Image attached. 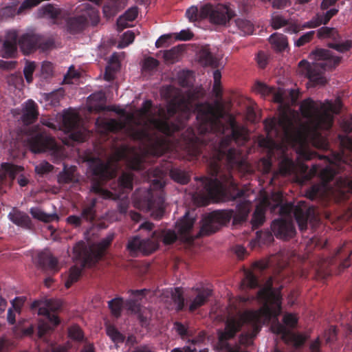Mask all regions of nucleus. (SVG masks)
I'll return each instance as SVG.
<instances>
[{
	"label": "nucleus",
	"instance_id": "f3484780",
	"mask_svg": "<svg viewBox=\"0 0 352 352\" xmlns=\"http://www.w3.org/2000/svg\"><path fill=\"white\" fill-rule=\"evenodd\" d=\"M342 251V248H340L336 252V255L324 260L321 263H319L316 272L320 274H324V275H329L333 272L336 268H338L339 272H342L344 269L349 267L351 265L349 256L344 259L338 258V255Z\"/></svg>",
	"mask_w": 352,
	"mask_h": 352
},
{
	"label": "nucleus",
	"instance_id": "a878e982",
	"mask_svg": "<svg viewBox=\"0 0 352 352\" xmlns=\"http://www.w3.org/2000/svg\"><path fill=\"white\" fill-rule=\"evenodd\" d=\"M8 217L12 223L19 226L25 228H30L32 226V221L30 217L25 212L16 210L10 212Z\"/></svg>",
	"mask_w": 352,
	"mask_h": 352
},
{
	"label": "nucleus",
	"instance_id": "bf43d9fd",
	"mask_svg": "<svg viewBox=\"0 0 352 352\" xmlns=\"http://www.w3.org/2000/svg\"><path fill=\"white\" fill-rule=\"evenodd\" d=\"M82 217L77 215H69L66 221L68 224L74 226L75 228L80 227L82 225Z\"/></svg>",
	"mask_w": 352,
	"mask_h": 352
},
{
	"label": "nucleus",
	"instance_id": "f704fd0d",
	"mask_svg": "<svg viewBox=\"0 0 352 352\" xmlns=\"http://www.w3.org/2000/svg\"><path fill=\"white\" fill-rule=\"evenodd\" d=\"M108 307L113 316L116 318L120 317L123 307L122 298L118 297L109 300Z\"/></svg>",
	"mask_w": 352,
	"mask_h": 352
},
{
	"label": "nucleus",
	"instance_id": "7ed1b4c3",
	"mask_svg": "<svg viewBox=\"0 0 352 352\" xmlns=\"http://www.w3.org/2000/svg\"><path fill=\"white\" fill-rule=\"evenodd\" d=\"M250 203L243 201L236 206L234 212L230 210H217L209 213L202 220V225L197 234L193 233L195 219L189 216L188 212L180 219L175 225L177 234L173 230H155L152 232L151 237L142 239L136 235L131 237L127 243V250L131 254L138 252L148 255L155 252L162 241L165 245H170L179 238L184 242L191 243L195 239L209 236L218 231L231 219L233 223L240 224L245 222L250 213Z\"/></svg>",
	"mask_w": 352,
	"mask_h": 352
},
{
	"label": "nucleus",
	"instance_id": "a18cd8bd",
	"mask_svg": "<svg viewBox=\"0 0 352 352\" xmlns=\"http://www.w3.org/2000/svg\"><path fill=\"white\" fill-rule=\"evenodd\" d=\"M36 65L34 62H28L23 69V74L26 81L28 83L32 82V75L35 70Z\"/></svg>",
	"mask_w": 352,
	"mask_h": 352
},
{
	"label": "nucleus",
	"instance_id": "39448f33",
	"mask_svg": "<svg viewBox=\"0 0 352 352\" xmlns=\"http://www.w3.org/2000/svg\"><path fill=\"white\" fill-rule=\"evenodd\" d=\"M89 164L93 176L91 192L104 199L116 200L133 189V174L131 173H123L117 182L111 184L110 186L113 191L103 188L102 183L107 179L113 178L116 175L115 171L111 169L108 163L99 158H91Z\"/></svg>",
	"mask_w": 352,
	"mask_h": 352
},
{
	"label": "nucleus",
	"instance_id": "6e6552de",
	"mask_svg": "<svg viewBox=\"0 0 352 352\" xmlns=\"http://www.w3.org/2000/svg\"><path fill=\"white\" fill-rule=\"evenodd\" d=\"M311 56L317 62L310 64L306 60H302L298 65L304 69L305 75L314 86L323 85L326 83L323 72L335 68L340 63L341 57L334 56L330 50L325 49H317L311 52Z\"/></svg>",
	"mask_w": 352,
	"mask_h": 352
},
{
	"label": "nucleus",
	"instance_id": "774afa93",
	"mask_svg": "<svg viewBox=\"0 0 352 352\" xmlns=\"http://www.w3.org/2000/svg\"><path fill=\"white\" fill-rule=\"evenodd\" d=\"M53 72V65L50 62H43L41 65V72L47 76L51 75Z\"/></svg>",
	"mask_w": 352,
	"mask_h": 352
},
{
	"label": "nucleus",
	"instance_id": "c03bdc74",
	"mask_svg": "<svg viewBox=\"0 0 352 352\" xmlns=\"http://www.w3.org/2000/svg\"><path fill=\"white\" fill-rule=\"evenodd\" d=\"M113 239V235H109L106 238L102 239L100 242L98 243L99 250H94L92 249L88 248L89 251H93L96 252H100L101 254V258L102 257L103 252L106 250V249L111 245L112 241Z\"/></svg>",
	"mask_w": 352,
	"mask_h": 352
},
{
	"label": "nucleus",
	"instance_id": "a19ab883",
	"mask_svg": "<svg viewBox=\"0 0 352 352\" xmlns=\"http://www.w3.org/2000/svg\"><path fill=\"white\" fill-rule=\"evenodd\" d=\"M69 337L76 341L80 342L84 339V334L78 326H72L68 330Z\"/></svg>",
	"mask_w": 352,
	"mask_h": 352
},
{
	"label": "nucleus",
	"instance_id": "f03ea898",
	"mask_svg": "<svg viewBox=\"0 0 352 352\" xmlns=\"http://www.w3.org/2000/svg\"><path fill=\"white\" fill-rule=\"evenodd\" d=\"M300 110L303 118L308 122L296 126L292 118L283 115L278 120L266 119L264 121L267 139L260 142L261 146L269 148L272 153L274 148L279 150L282 160L279 169L283 175L289 174L294 167V162L286 154L287 148L282 143L276 142V138L282 142H287L292 146L303 148L309 144L316 148L327 149V140L322 135L321 130H330L333 124L334 116L328 110H322L311 98L302 101Z\"/></svg>",
	"mask_w": 352,
	"mask_h": 352
},
{
	"label": "nucleus",
	"instance_id": "f257e3e1",
	"mask_svg": "<svg viewBox=\"0 0 352 352\" xmlns=\"http://www.w3.org/2000/svg\"><path fill=\"white\" fill-rule=\"evenodd\" d=\"M197 132L188 128L183 134L184 148L192 159L197 158L207 148L210 177L201 179L204 192L214 201H232L243 197L245 190L238 188L230 169L241 168L244 160L241 153L232 146L234 142L243 145L248 140L246 129L234 116L226 114L219 105L208 102L197 104Z\"/></svg>",
	"mask_w": 352,
	"mask_h": 352
},
{
	"label": "nucleus",
	"instance_id": "aec40b11",
	"mask_svg": "<svg viewBox=\"0 0 352 352\" xmlns=\"http://www.w3.org/2000/svg\"><path fill=\"white\" fill-rule=\"evenodd\" d=\"M19 32L16 30H7L5 39L2 45L1 53L4 58H10L15 56L17 52Z\"/></svg>",
	"mask_w": 352,
	"mask_h": 352
},
{
	"label": "nucleus",
	"instance_id": "20e7f679",
	"mask_svg": "<svg viewBox=\"0 0 352 352\" xmlns=\"http://www.w3.org/2000/svg\"><path fill=\"white\" fill-rule=\"evenodd\" d=\"M152 106L150 100L143 102L140 113L147 118L140 129H131V135L133 139L146 146L151 154L160 156L170 149L169 138L180 131L188 119L190 98L179 96L172 100L167 109V116L162 118L148 117Z\"/></svg>",
	"mask_w": 352,
	"mask_h": 352
},
{
	"label": "nucleus",
	"instance_id": "ea45409f",
	"mask_svg": "<svg viewBox=\"0 0 352 352\" xmlns=\"http://www.w3.org/2000/svg\"><path fill=\"white\" fill-rule=\"evenodd\" d=\"M42 10L44 14L48 15L52 19H58L62 12V10L60 8H56L50 3L43 6Z\"/></svg>",
	"mask_w": 352,
	"mask_h": 352
},
{
	"label": "nucleus",
	"instance_id": "e433bc0d",
	"mask_svg": "<svg viewBox=\"0 0 352 352\" xmlns=\"http://www.w3.org/2000/svg\"><path fill=\"white\" fill-rule=\"evenodd\" d=\"M171 178L182 184H186L189 182L188 174L179 168H172L170 171Z\"/></svg>",
	"mask_w": 352,
	"mask_h": 352
},
{
	"label": "nucleus",
	"instance_id": "3c124183",
	"mask_svg": "<svg viewBox=\"0 0 352 352\" xmlns=\"http://www.w3.org/2000/svg\"><path fill=\"white\" fill-rule=\"evenodd\" d=\"M214 85L213 89L216 92L217 96L221 94L220 90L221 74L219 69H216L213 72Z\"/></svg>",
	"mask_w": 352,
	"mask_h": 352
},
{
	"label": "nucleus",
	"instance_id": "bb28decb",
	"mask_svg": "<svg viewBox=\"0 0 352 352\" xmlns=\"http://www.w3.org/2000/svg\"><path fill=\"white\" fill-rule=\"evenodd\" d=\"M149 292L147 289L131 290V294L135 299L127 302L128 309L133 312H139L140 307L137 304V301L142 300Z\"/></svg>",
	"mask_w": 352,
	"mask_h": 352
},
{
	"label": "nucleus",
	"instance_id": "79ce46f5",
	"mask_svg": "<svg viewBox=\"0 0 352 352\" xmlns=\"http://www.w3.org/2000/svg\"><path fill=\"white\" fill-rule=\"evenodd\" d=\"M2 168L5 170L6 173L8 174L12 178H14L16 174L23 170L21 166L9 163L3 164Z\"/></svg>",
	"mask_w": 352,
	"mask_h": 352
},
{
	"label": "nucleus",
	"instance_id": "680f3d73",
	"mask_svg": "<svg viewBox=\"0 0 352 352\" xmlns=\"http://www.w3.org/2000/svg\"><path fill=\"white\" fill-rule=\"evenodd\" d=\"M175 329L177 333L184 338L185 336H188V329L185 325L179 322H175L174 323Z\"/></svg>",
	"mask_w": 352,
	"mask_h": 352
},
{
	"label": "nucleus",
	"instance_id": "9b49d317",
	"mask_svg": "<svg viewBox=\"0 0 352 352\" xmlns=\"http://www.w3.org/2000/svg\"><path fill=\"white\" fill-rule=\"evenodd\" d=\"M34 131L36 134L28 140V144L32 152L34 153L50 152L54 158V162L56 163L64 158V149L56 143L54 138L47 135L39 126H36Z\"/></svg>",
	"mask_w": 352,
	"mask_h": 352
},
{
	"label": "nucleus",
	"instance_id": "f8f14e48",
	"mask_svg": "<svg viewBox=\"0 0 352 352\" xmlns=\"http://www.w3.org/2000/svg\"><path fill=\"white\" fill-rule=\"evenodd\" d=\"M31 309H38V314L45 317L44 320L38 322V335L40 338H43L60 323L59 318L55 313L58 307H53L52 300H34L31 305Z\"/></svg>",
	"mask_w": 352,
	"mask_h": 352
},
{
	"label": "nucleus",
	"instance_id": "412c9836",
	"mask_svg": "<svg viewBox=\"0 0 352 352\" xmlns=\"http://www.w3.org/2000/svg\"><path fill=\"white\" fill-rule=\"evenodd\" d=\"M197 56L199 63L204 67H219V59L213 55L208 45L201 46L197 53Z\"/></svg>",
	"mask_w": 352,
	"mask_h": 352
},
{
	"label": "nucleus",
	"instance_id": "052dcab7",
	"mask_svg": "<svg viewBox=\"0 0 352 352\" xmlns=\"http://www.w3.org/2000/svg\"><path fill=\"white\" fill-rule=\"evenodd\" d=\"M308 352H322L321 342L319 338L310 342Z\"/></svg>",
	"mask_w": 352,
	"mask_h": 352
},
{
	"label": "nucleus",
	"instance_id": "72a5a7b5",
	"mask_svg": "<svg viewBox=\"0 0 352 352\" xmlns=\"http://www.w3.org/2000/svg\"><path fill=\"white\" fill-rule=\"evenodd\" d=\"M265 221V210L261 206H256L251 219L254 228H258Z\"/></svg>",
	"mask_w": 352,
	"mask_h": 352
},
{
	"label": "nucleus",
	"instance_id": "9d476101",
	"mask_svg": "<svg viewBox=\"0 0 352 352\" xmlns=\"http://www.w3.org/2000/svg\"><path fill=\"white\" fill-rule=\"evenodd\" d=\"M74 253L75 258L80 261V264L79 266L75 265L70 267L68 278L65 283L67 288H69L79 280L85 267H91L101 259L100 252L89 251L88 248L82 241H80L75 245Z\"/></svg>",
	"mask_w": 352,
	"mask_h": 352
},
{
	"label": "nucleus",
	"instance_id": "c9c22d12",
	"mask_svg": "<svg viewBox=\"0 0 352 352\" xmlns=\"http://www.w3.org/2000/svg\"><path fill=\"white\" fill-rule=\"evenodd\" d=\"M74 167L67 168L66 166H64L63 170L58 175V183L60 184H65L73 182L74 180Z\"/></svg>",
	"mask_w": 352,
	"mask_h": 352
},
{
	"label": "nucleus",
	"instance_id": "13d9d810",
	"mask_svg": "<svg viewBox=\"0 0 352 352\" xmlns=\"http://www.w3.org/2000/svg\"><path fill=\"white\" fill-rule=\"evenodd\" d=\"M254 89L256 91L263 95H268L272 91L271 87L261 82H257L255 84Z\"/></svg>",
	"mask_w": 352,
	"mask_h": 352
},
{
	"label": "nucleus",
	"instance_id": "69168bd1",
	"mask_svg": "<svg viewBox=\"0 0 352 352\" xmlns=\"http://www.w3.org/2000/svg\"><path fill=\"white\" fill-rule=\"evenodd\" d=\"M172 35L171 34H164L161 36L155 42V46L157 48L163 47L166 46V43L169 41L170 39H171Z\"/></svg>",
	"mask_w": 352,
	"mask_h": 352
},
{
	"label": "nucleus",
	"instance_id": "2f4dec72",
	"mask_svg": "<svg viewBox=\"0 0 352 352\" xmlns=\"http://www.w3.org/2000/svg\"><path fill=\"white\" fill-rule=\"evenodd\" d=\"M182 48L179 45L174 47L168 50H165L163 54V57L167 63H175L178 61Z\"/></svg>",
	"mask_w": 352,
	"mask_h": 352
},
{
	"label": "nucleus",
	"instance_id": "5fc2aeb1",
	"mask_svg": "<svg viewBox=\"0 0 352 352\" xmlns=\"http://www.w3.org/2000/svg\"><path fill=\"white\" fill-rule=\"evenodd\" d=\"M338 12V10L337 8H331L327 10L325 13L320 14L321 19L323 21V25H327L331 19L336 16Z\"/></svg>",
	"mask_w": 352,
	"mask_h": 352
},
{
	"label": "nucleus",
	"instance_id": "423d86ee",
	"mask_svg": "<svg viewBox=\"0 0 352 352\" xmlns=\"http://www.w3.org/2000/svg\"><path fill=\"white\" fill-rule=\"evenodd\" d=\"M278 208L281 217L272 221L271 229L276 237L281 239L287 240L296 234V228L291 219L292 214L301 232L307 230L308 221L314 217V209L305 201H300L296 205L287 202L278 206Z\"/></svg>",
	"mask_w": 352,
	"mask_h": 352
},
{
	"label": "nucleus",
	"instance_id": "dca6fc26",
	"mask_svg": "<svg viewBox=\"0 0 352 352\" xmlns=\"http://www.w3.org/2000/svg\"><path fill=\"white\" fill-rule=\"evenodd\" d=\"M320 160H323L326 164L325 167H322L320 164H315L311 166L309 171V177H315L318 175L324 185L327 184L333 180L338 173L335 168V164L333 160L325 155H319Z\"/></svg>",
	"mask_w": 352,
	"mask_h": 352
},
{
	"label": "nucleus",
	"instance_id": "603ef678",
	"mask_svg": "<svg viewBox=\"0 0 352 352\" xmlns=\"http://www.w3.org/2000/svg\"><path fill=\"white\" fill-rule=\"evenodd\" d=\"M190 72L189 71H183L179 74L178 79L179 85L184 87H188L190 85Z\"/></svg>",
	"mask_w": 352,
	"mask_h": 352
},
{
	"label": "nucleus",
	"instance_id": "2eb2a0df",
	"mask_svg": "<svg viewBox=\"0 0 352 352\" xmlns=\"http://www.w3.org/2000/svg\"><path fill=\"white\" fill-rule=\"evenodd\" d=\"M280 314V313L270 320V322L272 321L271 330L274 333L280 335L285 342H289L293 338L294 335L287 327L289 328L295 327L298 322V318L295 314H286L283 318V324H281L278 319Z\"/></svg>",
	"mask_w": 352,
	"mask_h": 352
},
{
	"label": "nucleus",
	"instance_id": "de8ad7c7",
	"mask_svg": "<svg viewBox=\"0 0 352 352\" xmlns=\"http://www.w3.org/2000/svg\"><path fill=\"white\" fill-rule=\"evenodd\" d=\"M315 31H309L304 34L295 42V45L298 47L305 45L313 39Z\"/></svg>",
	"mask_w": 352,
	"mask_h": 352
},
{
	"label": "nucleus",
	"instance_id": "37998d69",
	"mask_svg": "<svg viewBox=\"0 0 352 352\" xmlns=\"http://www.w3.org/2000/svg\"><path fill=\"white\" fill-rule=\"evenodd\" d=\"M17 14V10L13 6H6L0 9V20L13 18Z\"/></svg>",
	"mask_w": 352,
	"mask_h": 352
},
{
	"label": "nucleus",
	"instance_id": "1a4fd4ad",
	"mask_svg": "<svg viewBox=\"0 0 352 352\" xmlns=\"http://www.w3.org/2000/svg\"><path fill=\"white\" fill-rule=\"evenodd\" d=\"M186 16L191 22L208 19L213 24L226 25L235 16V12L226 5L206 3L199 9L191 6L187 9Z\"/></svg>",
	"mask_w": 352,
	"mask_h": 352
},
{
	"label": "nucleus",
	"instance_id": "4c0bfd02",
	"mask_svg": "<svg viewBox=\"0 0 352 352\" xmlns=\"http://www.w3.org/2000/svg\"><path fill=\"white\" fill-rule=\"evenodd\" d=\"M103 124L105 130L113 133L121 131L125 127V124L124 122L116 119H110L105 121Z\"/></svg>",
	"mask_w": 352,
	"mask_h": 352
},
{
	"label": "nucleus",
	"instance_id": "b1692460",
	"mask_svg": "<svg viewBox=\"0 0 352 352\" xmlns=\"http://www.w3.org/2000/svg\"><path fill=\"white\" fill-rule=\"evenodd\" d=\"M87 19L84 15L69 17L66 21L67 30L72 34L82 32L87 25Z\"/></svg>",
	"mask_w": 352,
	"mask_h": 352
},
{
	"label": "nucleus",
	"instance_id": "864d4df0",
	"mask_svg": "<svg viewBox=\"0 0 352 352\" xmlns=\"http://www.w3.org/2000/svg\"><path fill=\"white\" fill-rule=\"evenodd\" d=\"M337 331L336 327L331 326L324 331V337L327 343H331L336 339Z\"/></svg>",
	"mask_w": 352,
	"mask_h": 352
},
{
	"label": "nucleus",
	"instance_id": "6ab92c4d",
	"mask_svg": "<svg viewBox=\"0 0 352 352\" xmlns=\"http://www.w3.org/2000/svg\"><path fill=\"white\" fill-rule=\"evenodd\" d=\"M252 267L253 272H245L243 284L249 288L260 287L258 275H261L269 267V263L265 261H258L253 264Z\"/></svg>",
	"mask_w": 352,
	"mask_h": 352
},
{
	"label": "nucleus",
	"instance_id": "6e6d98bb",
	"mask_svg": "<svg viewBox=\"0 0 352 352\" xmlns=\"http://www.w3.org/2000/svg\"><path fill=\"white\" fill-rule=\"evenodd\" d=\"M194 34L189 30H183L176 34L175 39L179 41H190L192 38Z\"/></svg>",
	"mask_w": 352,
	"mask_h": 352
},
{
	"label": "nucleus",
	"instance_id": "8fccbe9b",
	"mask_svg": "<svg viewBox=\"0 0 352 352\" xmlns=\"http://www.w3.org/2000/svg\"><path fill=\"white\" fill-rule=\"evenodd\" d=\"M41 2V0H25L19 9L17 10V14H21L24 10L30 9L36 6Z\"/></svg>",
	"mask_w": 352,
	"mask_h": 352
},
{
	"label": "nucleus",
	"instance_id": "e2e57ef3",
	"mask_svg": "<svg viewBox=\"0 0 352 352\" xmlns=\"http://www.w3.org/2000/svg\"><path fill=\"white\" fill-rule=\"evenodd\" d=\"M25 302L24 297H16L12 301V305L15 311L20 313L21 309Z\"/></svg>",
	"mask_w": 352,
	"mask_h": 352
},
{
	"label": "nucleus",
	"instance_id": "c756f323",
	"mask_svg": "<svg viewBox=\"0 0 352 352\" xmlns=\"http://www.w3.org/2000/svg\"><path fill=\"white\" fill-rule=\"evenodd\" d=\"M30 212L34 219L45 223H50L58 219V216L56 213L47 214L38 208H32Z\"/></svg>",
	"mask_w": 352,
	"mask_h": 352
},
{
	"label": "nucleus",
	"instance_id": "a211bd4d",
	"mask_svg": "<svg viewBox=\"0 0 352 352\" xmlns=\"http://www.w3.org/2000/svg\"><path fill=\"white\" fill-rule=\"evenodd\" d=\"M34 261L38 268L48 274L54 275L60 269L58 259L47 250L39 252Z\"/></svg>",
	"mask_w": 352,
	"mask_h": 352
},
{
	"label": "nucleus",
	"instance_id": "cd10ccee",
	"mask_svg": "<svg viewBox=\"0 0 352 352\" xmlns=\"http://www.w3.org/2000/svg\"><path fill=\"white\" fill-rule=\"evenodd\" d=\"M269 41L273 48L278 52L284 51L288 46L287 38L282 34H272L270 36Z\"/></svg>",
	"mask_w": 352,
	"mask_h": 352
},
{
	"label": "nucleus",
	"instance_id": "338daca9",
	"mask_svg": "<svg viewBox=\"0 0 352 352\" xmlns=\"http://www.w3.org/2000/svg\"><path fill=\"white\" fill-rule=\"evenodd\" d=\"M16 65V61H7L3 60H0V69L4 70H11L15 68Z\"/></svg>",
	"mask_w": 352,
	"mask_h": 352
},
{
	"label": "nucleus",
	"instance_id": "473e14b6",
	"mask_svg": "<svg viewBox=\"0 0 352 352\" xmlns=\"http://www.w3.org/2000/svg\"><path fill=\"white\" fill-rule=\"evenodd\" d=\"M107 336L116 344L123 343L125 336L121 333L113 325L109 324L106 327Z\"/></svg>",
	"mask_w": 352,
	"mask_h": 352
},
{
	"label": "nucleus",
	"instance_id": "4be33fe9",
	"mask_svg": "<svg viewBox=\"0 0 352 352\" xmlns=\"http://www.w3.org/2000/svg\"><path fill=\"white\" fill-rule=\"evenodd\" d=\"M212 295V290L208 288H197L195 289V297L189 306L190 311L192 312L204 305Z\"/></svg>",
	"mask_w": 352,
	"mask_h": 352
},
{
	"label": "nucleus",
	"instance_id": "393cba45",
	"mask_svg": "<svg viewBox=\"0 0 352 352\" xmlns=\"http://www.w3.org/2000/svg\"><path fill=\"white\" fill-rule=\"evenodd\" d=\"M138 14L137 7H132L128 9L122 16L117 20L118 28L122 30L129 26L128 23L134 21Z\"/></svg>",
	"mask_w": 352,
	"mask_h": 352
},
{
	"label": "nucleus",
	"instance_id": "0e129e2a",
	"mask_svg": "<svg viewBox=\"0 0 352 352\" xmlns=\"http://www.w3.org/2000/svg\"><path fill=\"white\" fill-rule=\"evenodd\" d=\"M134 39H135V34L133 32H132L131 31L126 32L125 33H124V34L122 36V43H124V46H121V47H122L126 46V45L132 43L133 42Z\"/></svg>",
	"mask_w": 352,
	"mask_h": 352
},
{
	"label": "nucleus",
	"instance_id": "0eeeda50",
	"mask_svg": "<svg viewBox=\"0 0 352 352\" xmlns=\"http://www.w3.org/2000/svg\"><path fill=\"white\" fill-rule=\"evenodd\" d=\"M164 184L160 179H153L149 187L137 189L132 196L133 206L140 210L152 211V215L157 219H161L164 213V196L162 189Z\"/></svg>",
	"mask_w": 352,
	"mask_h": 352
},
{
	"label": "nucleus",
	"instance_id": "ddd939ff",
	"mask_svg": "<svg viewBox=\"0 0 352 352\" xmlns=\"http://www.w3.org/2000/svg\"><path fill=\"white\" fill-rule=\"evenodd\" d=\"M19 47L24 55H30L36 50L45 52L54 47V40L33 32L19 35Z\"/></svg>",
	"mask_w": 352,
	"mask_h": 352
},
{
	"label": "nucleus",
	"instance_id": "4468645a",
	"mask_svg": "<svg viewBox=\"0 0 352 352\" xmlns=\"http://www.w3.org/2000/svg\"><path fill=\"white\" fill-rule=\"evenodd\" d=\"M317 36L320 39L330 38L331 42L328 43V47L338 52L344 53L352 48V40L342 41L341 35L335 28L322 27L318 30Z\"/></svg>",
	"mask_w": 352,
	"mask_h": 352
},
{
	"label": "nucleus",
	"instance_id": "58836bf2",
	"mask_svg": "<svg viewBox=\"0 0 352 352\" xmlns=\"http://www.w3.org/2000/svg\"><path fill=\"white\" fill-rule=\"evenodd\" d=\"M172 298L177 305L176 309L179 311L183 310L184 307V298L183 296V292L180 287L175 288L174 292L172 293Z\"/></svg>",
	"mask_w": 352,
	"mask_h": 352
},
{
	"label": "nucleus",
	"instance_id": "c85d7f7f",
	"mask_svg": "<svg viewBox=\"0 0 352 352\" xmlns=\"http://www.w3.org/2000/svg\"><path fill=\"white\" fill-rule=\"evenodd\" d=\"M96 204L97 199L93 198L84 206L81 212V217L83 219L89 222H92L95 219Z\"/></svg>",
	"mask_w": 352,
	"mask_h": 352
},
{
	"label": "nucleus",
	"instance_id": "7c9ffc66",
	"mask_svg": "<svg viewBox=\"0 0 352 352\" xmlns=\"http://www.w3.org/2000/svg\"><path fill=\"white\" fill-rule=\"evenodd\" d=\"M234 23L243 35L252 34L254 30L253 24L247 19H237Z\"/></svg>",
	"mask_w": 352,
	"mask_h": 352
},
{
	"label": "nucleus",
	"instance_id": "4d7b16f0",
	"mask_svg": "<svg viewBox=\"0 0 352 352\" xmlns=\"http://www.w3.org/2000/svg\"><path fill=\"white\" fill-rule=\"evenodd\" d=\"M158 65L159 61L153 57L146 58L144 62V68L147 70H153L157 67Z\"/></svg>",
	"mask_w": 352,
	"mask_h": 352
},
{
	"label": "nucleus",
	"instance_id": "09e8293b",
	"mask_svg": "<svg viewBox=\"0 0 352 352\" xmlns=\"http://www.w3.org/2000/svg\"><path fill=\"white\" fill-rule=\"evenodd\" d=\"M289 24L288 20L282 16H274L272 19V26L273 29L277 30Z\"/></svg>",
	"mask_w": 352,
	"mask_h": 352
},
{
	"label": "nucleus",
	"instance_id": "5701e85b",
	"mask_svg": "<svg viewBox=\"0 0 352 352\" xmlns=\"http://www.w3.org/2000/svg\"><path fill=\"white\" fill-rule=\"evenodd\" d=\"M38 106L34 101L29 100L23 109L21 120L25 125H29L38 119Z\"/></svg>",
	"mask_w": 352,
	"mask_h": 352
},
{
	"label": "nucleus",
	"instance_id": "49530a36",
	"mask_svg": "<svg viewBox=\"0 0 352 352\" xmlns=\"http://www.w3.org/2000/svg\"><path fill=\"white\" fill-rule=\"evenodd\" d=\"M54 166L47 162H42L35 166V171L37 174L43 175L51 172Z\"/></svg>",
	"mask_w": 352,
	"mask_h": 352
}]
</instances>
